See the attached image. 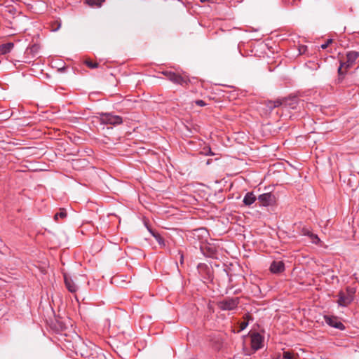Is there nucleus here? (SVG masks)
<instances>
[{
  "label": "nucleus",
  "mask_w": 359,
  "mask_h": 359,
  "mask_svg": "<svg viewBox=\"0 0 359 359\" xmlns=\"http://www.w3.org/2000/svg\"><path fill=\"white\" fill-rule=\"evenodd\" d=\"M105 0H86V3L90 6L100 8Z\"/></svg>",
  "instance_id": "obj_13"
},
{
  "label": "nucleus",
  "mask_w": 359,
  "mask_h": 359,
  "mask_svg": "<svg viewBox=\"0 0 359 359\" xmlns=\"http://www.w3.org/2000/svg\"><path fill=\"white\" fill-rule=\"evenodd\" d=\"M67 217V212L65 210H60V211L56 213L54 216L55 221H57L59 218L63 219Z\"/></svg>",
  "instance_id": "obj_16"
},
{
  "label": "nucleus",
  "mask_w": 359,
  "mask_h": 359,
  "mask_svg": "<svg viewBox=\"0 0 359 359\" xmlns=\"http://www.w3.org/2000/svg\"><path fill=\"white\" fill-rule=\"evenodd\" d=\"M359 57V53L357 51H349L346 54V60L345 62L341 61L340 66L338 69L339 74H344L342 69H347L351 67L355 62V60Z\"/></svg>",
  "instance_id": "obj_1"
},
{
  "label": "nucleus",
  "mask_w": 359,
  "mask_h": 359,
  "mask_svg": "<svg viewBox=\"0 0 359 359\" xmlns=\"http://www.w3.org/2000/svg\"><path fill=\"white\" fill-rule=\"evenodd\" d=\"M195 103L200 107H203L206 105V103L202 100H196Z\"/></svg>",
  "instance_id": "obj_23"
},
{
  "label": "nucleus",
  "mask_w": 359,
  "mask_h": 359,
  "mask_svg": "<svg viewBox=\"0 0 359 359\" xmlns=\"http://www.w3.org/2000/svg\"><path fill=\"white\" fill-rule=\"evenodd\" d=\"M280 104H281V102L280 101H274V102L270 101V102H269L267 106L269 109H272L273 108H276V107L280 106Z\"/></svg>",
  "instance_id": "obj_17"
},
{
  "label": "nucleus",
  "mask_w": 359,
  "mask_h": 359,
  "mask_svg": "<svg viewBox=\"0 0 359 359\" xmlns=\"http://www.w3.org/2000/svg\"><path fill=\"white\" fill-rule=\"evenodd\" d=\"M86 65H87L88 67H90V68H91V69L96 68V67H97V66H98L97 63H95V62H91V61H86Z\"/></svg>",
  "instance_id": "obj_20"
},
{
  "label": "nucleus",
  "mask_w": 359,
  "mask_h": 359,
  "mask_svg": "<svg viewBox=\"0 0 359 359\" xmlns=\"http://www.w3.org/2000/svg\"><path fill=\"white\" fill-rule=\"evenodd\" d=\"M262 342V337L259 333H254L251 335V345L254 351L261 348Z\"/></svg>",
  "instance_id": "obj_7"
},
{
  "label": "nucleus",
  "mask_w": 359,
  "mask_h": 359,
  "mask_svg": "<svg viewBox=\"0 0 359 359\" xmlns=\"http://www.w3.org/2000/svg\"><path fill=\"white\" fill-rule=\"evenodd\" d=\"M285 269V264L282 261H273L270 266V270L273 273H279Z\"/></svg>",
  "instance_id": "obj_9"
},
{
  "label": "nucleus",
  "mask_w": 359,
  "mask_h": 359,
  "mask_svg": "<svg viewBox=\"0 0 359 359\" xmlns=\"http://www.w3.org/2000/svg\"><path fill=\"white\" fill-rule=\"evenodd\" d=\"M168 79L176 84L184 85L187 83L186 79L183 78L182 76L176 74L175 73L171 72H165L163 73Z\"/></svg>",
  "instance_id": "obj_6"
},
{
  "label": "nucleus",
  "mask_w": 359,
  "mask_h": 359,
  "mask_svg": "<svg viewBox=\"0 0 359 359\" xmlns=\"http://www.w3.org/2000/svg\"><path fill=\"white\" fill-rule=\"evenodd\" d=\"M332 42V39H328L325 43H323L320 47L322 49H325Z\"/></svg>",
  "instance_id": "obj_22"
},
{
  "label": "nucleus",
  "mask_w": 359,
  "mask_h": 359,
  "mask_svg": "<svg viewBox=\"0 0 359 359\" xmlns=\"http://www.w3.org/2000/svg\"><path fill=\"white\" fill-rule=\"evenodd\" d=\"M14 44L13 43H7L0 46V54L5 55L11 51Z\"/></svg>",
  "instance_id": "obj_12"
},
{
  "label": "nucleus",
  "mask_w": 359,
  "mask_h": 359,
  "mask_svg": "<svg viewBox=\"0 0 359 359\" xmlns=\"http://www.w3.org/2000/svg\"><path fill=\"white\" fill-rule=\"evenodd\" d=\"M257 199V198L252 192H248L245 195L243 202L245 205L250 206L253 204Z\"/></svg>",
  "instance_id": "obj_11"
},
{
  "label": "nucleus",
  "mask_w": 359,
  "mask_h": 359,
  "mask_svg": "<svg viewBox=\"0 0 359 359\" xmlns=\"http://www.w3.org/2000/svg\"><path fill=\"white\" fill-rule=\"evenodd\" d=\"M59 27H60V25H58V27L55 30H57Z\"/></svg>",
  "instance_id": "obj_28"
},
{
  "label": "nucleus",
  "mask_w": 359,
  "mask_h": 359,
  "mask_svg": "<svg viewBox=\"0 0 359 359\" xmlns=\"http://www.w3.org/2000/svg\"><path fill=\"white\" fill-rule=\"evenodd\" d=\"M64 280H65V285H66V287L67 288V290L72 293L76 292L78 289V287L74 283L72 279L70 277H69L67 274L65 273L64 274Z\"/></svg>",
  "instance_id": "obj_10"
},
{
  "label": "nucleus",
  "mask_w": 359,
  "mask_h": 359,
  "mask_svg": "<svg viewBox=\"0 0 359 359\" xmlns=\"http://www.w3.org/2000/svg\"><path fill=\"white\" fill-rule=\"evenodd\" d=\"M353 300V297H351L350 295H347L345 294V292L341 291L339 293V299H338V304L341 306H347L349 305L352 301Z\"/></svg>",
  "instance_id": "obj_8"
},
{
  "label": "nucleus",
  "mask_w": 359,
  "mask_h": 359,
  "mask_svg": "<svg viewBox=\"0 0 359 359\" xmlns=\"http://www.w3.org/2000/svg\"><path fill=\"white\" fill-rule=\"evenodd\" d=\"M354 293H355V290L351 287H347L346 292H345V294H346L347 295H350L353 297H354Z\"/></svg>",
  "instance_id": "obj_21"
},
{
  "label": "nucleus",
  "mask_w": 359,
  "mask_h": 359,
  "mask_svg": "<svg viewBox=\"0 0 359 359\" xmlns=\"http://www.w3.org/2000/svg\"><path fill=\"white\" fill-rule=\"evenodd\" d=\"M296 355L290 351H284L283 355H279L276 358V359H294L295 358Z\"/></svg>",
  "instance_id": "obj_14"
},
{
  "label": "nucleus",
  "mask_w": 359,
  "mask_h": 359,
  "mask_svg": "<svg viewBox=\"0 0 359 359\" xmlns=\"http://www.w3.org/2000/svg\"><path fill=\"white\" fill-rule=\"evenodd\" d=\"M154 236L159 245H165L164 240L159 234H154Z\"/></svg>",
  "instance_id": "obj_18"
},
{
  "label": "nucleus",
  "mask_w": 359,
  "mask_h": 359,
  "mask_svg": "<svg viewBox=\"0 0 359 359\" xmlns=\"http://www.w3.org/2000/svg\"><path fill=\"white\" fill-rule=\"evenodd\" d=\"M200 1H201V2H202V3H204V2L208 1V0H200Z\"/></svg>",
  "instance_id": "obj_27"
},
{
  "label": "nucleus",
  "mask_w": 359,
  "mask_h": 359,
  "mask_svg": "<svg viewBox=\"0 0 359 359\" xmlns=\"http://www.w3.org/2000/svg\"><path fill=\"white\" fill-rule=\"evenodd\" d=\"M309 238L311 239V243L313 244L320 245L321 243V241L318 235L314 234L313 233H311V234L309 236Z\"/></svg>",
  "instance_id": "obj_15"
},
{
  "label": "nucleus",
  "mask_w": 359,
  "mask_h": 359,
  "mask_svg": "<svg viewBox=\"0 0 359 359\" xmlns=\"http://www.w3.org/2000/svg\"><path fill=\"white\" fill-rule=\"evenodd\" d=\"M324 320L326 324L330 327L340 330H344L345 329L344 324L336 316L325 315L324 316Z\"/></svg>",
  "instance_id": "obj_5"
},
{
  "label": "nucleus",
  "mask_w": 359,
  "mask_h": 359,
  "mask_svg": "<svg viewBox=\"0 0 359 359\" xmlns=\"http://www.w3.org/2000/svg\"><path fill=\"white\" fill-rule=\"evenodd\" d=\"M79 163H86V161L84 160H76L74 161V166H76L77 164H79Z\"/></svg>",
  "instance_id": "obj_24"
},
{
  "label": "nucleus",
  "mask_w": 359,
  "mask_h": 359,
  "mask_svg": "<svg viewBox=\"0 0 359 359\" xmlns=\"http://www.w3.org/2000/svg\"><path fill=\"white\" fill-rule=\"evenodd\" d=\"M239 304V299L238 297L228 298L218 303V306L220 309L224 311H231L237 308Z\"/></svg>",
  "instance_id": "obj_3"
},
{
  "label": "nucleus",
  "mask_w": 359,
  "mask_h": 359,
  "mask_svg": "<svg viewBox=\"0 0 359 359\" xmlns=\"http://www.w3.org/2000/svg\"><path fill=\"white\" fill-rule=\"evenodd\" d=\"M180 258H181V260H180V262H181V263H182V262H183V255H181V257H180Z\"/></svg>",
  "instance_id": "obj_26"
},
{
  "label": "nucleus",
  "mask_w": 359,
  "mask_h": 359,
  "mask_svg": "<svg viewBox=\"0 0 359 359\" xmlns=\"http://www.w3.org/2000/svg\"><path fill=\"white\" fill-rule=\"evenodd\" d=\"M259 206L268 207L276 203V196L271 193H264L257 197Z\"/></svg>",
  "instance_id": "obj_4"
},
{
  "label": "nucleus",
  "mask_w": 359,
  "mask_h": 359,
  "mask_svg": "<svg viewBox=\"0 0 359 359\" xmlns=\"http://www.w3.org/2000/svg\"><path fill=\"white\" fill-rule=\"evenodd\" d=\"M100 121L102 124L106 125H119L123 122V119L121 116L114 115L112 114H102L100 116Z\"/></svg>",
  "instance_id": "obj_2"
},
{
  "label": "nucleus",
  "mask_w": 359,
  "mask_h": 359,
  "mask_svg": "<svg viewBox=\"0 0 359 359\" xmlns=\"http://www.w3.org/2000/svg\"><path fill=\"white\" fill-rule=\"evenodd\" d=\"M247 325H248V323H243L241 324V329H242V330H244V329L246 327V326H247Z\"/></svg>",
  "instance_id": "obj_25"
},
{
  "label": "nucleus",
  "mask_w": 359,
  "mask_h": 359,
  "mask_svg": "<svg viewBox=\"0 0 359 359\" xmlns=\"http://www.w3.org/2000/svg\"><path fill=\"white\" fill-rule=\"evenodd\" d=\"M312 231H311L310 229L309 228H306V227H304L302 229V233L304 236H306L308 237H309V236L311 234Z\"/></svg>",
  "instance_id": "obj_19"
}]
</instances>
